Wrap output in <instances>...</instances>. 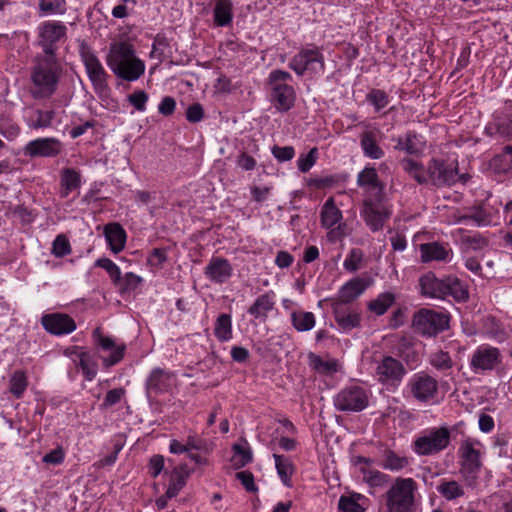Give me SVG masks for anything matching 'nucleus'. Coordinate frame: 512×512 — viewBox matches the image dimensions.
Listing matches in <instances>:
<instances>
[{
  "label": "nucleus",
  "mask_w": 512,
  "mask_h": 512,
  "mask_svg": "<svg viewBox=\"0 0 512 512\" xmlns=\"http://www.w3.org/2000/svg\"><path fill=\"white\" fill-rule=\"evenodd\" d=\"M106 63L120 79L133 82L145 72V63L137 57L134 45L128 40L113 41L109 45Z\"/></svg>",
  "instance_id": "f257e3e1"
},
{
  "label": "nucleus",
  "mask_w": 512,
  "mask_h": 512,
  "mask_svg": "<svg viewBox=\"0 0 512 512\" xmlns=\"http://www.w3.org/2000/svg\"><path fill=\"white\" fill-rule=\"evenodd\" d=\"M416 491L413 478L397 477L385 493L387 512H412Z\"/></svg>",
  "instance_id": "f03ea898"
},
{
  "label": "nucleus",
  "mask_w": 512,
  "mask_h": 512,
  "mask_svg": "<svg viewBox=\"0 0 512 512\" xmlns=\"http://www.w3.org/2000/svg\"><path fill=\"white\" fill-rule=\"evenodd\" d=\"M291 74L283 70H273L268 77L270 100L277 111L287 112L295 103L296 93L290 82Z\"/></svg>",
  "instance_id": "7ed1b4c3"
},
{
  "label": "nucleus",
  "mask_w": 512,
  "mask_h": 512,
  "mask_svg": "<svg viewBox=\"0 0 512 512\" xmlns=\"http://www.w3.org/2000/svg\"><path fill=\"white\" fill-rule=\"evenodd\" d=\"M33 89L35 98L50 96L56 88L58 81V66L54 56H45L39 62L32 73Z\"/></svg>",
  "instance_id": "20e7f679"
},
{
  "label": "nucleus",
  "mask_w": 512,
  "mask_h": 512,
  "mask_svg": "<svg viewBox=\"0 0 512 512\" xmlns=\"http://www.w3.org/2000/svg\"><path fill=\"white\" fill-rule=\"evenodd\" d=\"M412 326L422 336H436L449 328V315L422 308L414 314Z\"/></svg>",
  "instance_id": "39448f33"
},
{
  "label": "nucleus",
  "mask_w": 512,
  "mask_h": 512,
  "mask_svg": "<svg viewBox=\"0 0 512 512\" xmlns=\"http://www.w3.org/2000/svg\"><path fill=\"white\" fill-rule=\"evenodd\" d=\"M291 68L298 76L305 73L323 72L325 68L324 56L320 48L315 45H308L299 50L289 62Z\"/></svg>",
  "instance_id": "423d86ee"
},
{
  "label": "nucleus",
  "mask_w": 512,
  "mask_h": 512,
  "mask_svg": "<svg viewBox=\"0 0 512 512\" xmlns=\"http://www.w3.org/2000/svg\"><path fill=\"white\" fill-rule=\"evenodd\" d=\"M450 443V431L447 427L432 428L413 443V450L421 456L433 455L446 449Z\"/></svg>",
  "instance_id": "0eeeda50"
},
{
  "label": "nucleus",
  "mask_w": 512,
  "mask_h": 512,
  "mask_svg": "<svg viewBox=\"0 0 512 512\" xmlns=\"http://www.w3.org/2000/svg\"><path fill=\"white\" fill-rule=\"evenodd\" d=\"M80 55L95 92L106 94L109 90L107 82L109 76L100 60L84 43L80 45Z\"/></svg>",
  "instance_id": "6e6552de"
},
{
  "label": "nucleus",
  "mask_w": 512,
  "mask_h": 512,
  "mask_svg": "<svg viewBox=\"0 0 512 512\" xmlns=\"http://www.w3.org/2000/svg\"><path fill=\"white\" fill-rule=\"evenodd\" d=\"M391 213L390 207L384 203V197L364 198L361 216L366 225L373 232L383 228L384 223L390 218Z\"/></svg>",
  "instance_id": "1a4fd4ad"
},
{
  "label": "nucleus",
  "mask_w": 512,
  "mask_h": 512,
  "mask_svg": "<svg viewBox=\"0 0 512 512\" xmlns=\"http://www.w3.org/2000/svg\"><path fill=\"white\" fill-rule=\"evenodd\" d=\"M368 403V392L358 385L343 388L334 398V406L341 412H360Z\"/></svg>",
  "instance_id": "9d476101"
},
{
  "label": "nucleus",
  "mask_w": 512,
  "mask_h": 512,
  "mask_svg": "<svg viewBox=\"0 0 512 512\" xmlns=\"http://www.w3.org/2000/svg\"><path fill=\"white\" fill-rule=\"evenodd\" d=\"M410 394L419 402L427 403L435 398L438 392L436 379L425 372L415 373L408 381Z\"/></svg>",
  "instance_id": "9b49d317"
},
{
  "label": "nucleus",
  "mask_w": 512,
  "mask_h": 512,
  "mask_svg": "<svg viewBox=\"0 0 512 512\" xmlns=\"http://www.w3.org/2000/svg\"><path fill=\"white\" fill-rule=\"evenodd\" d=\"M405 373L403 364L391 356H385L375 368V376L382 384L398 385Z\"/></svg>",
  "instance_id": "f8f14e48"
},
{
  "label": "nucleus",
  "mask_w": 512,
  "mask_h": 512,
  "mask_svg": "<svg viewBox=\"0 0 512 512\" xmlns=\"http://www.w3.org/2000/svg\"><path fill=\"white\" fill-rule=\"evenodd\" d=\"M175 380L174 373L161 368H154L145 382L147 397L152 398L170 392Z\"/></svg>",
  "instance_id": "ddd939ff"
},
{
  "label": "nucleus",
  "mask_w": 512,
  "mask_h": 512,
  "mask_svg": "<svg viewBox=\"0 0 512 512\" xmlns=\"http://www.w3.org/2000/svg\"><path fill=\"white\" fill-rule=\"evenodd\" d=\"M500 362V351L489 345L479 346L472 354L470 367L474 372L493 370Z\"/></svg>",
  "instance_id": "4468645a"
},
{
  "label": "nucleus",
  "mask_w": 512,
  "mask_h": 512,
  "mask_svg": "<svg viewBox=\"0 0 512 512\" xmlns=\"http://www.w3.org/2000/svg\"><path fill=\"white\" fill-rule=\"evenodd\" d=\"M428 180L436 186L452 185L457 180V169L443 160L432 159L428 164Z\"/></svg>",
  "instance_id": "2eb2a0df"
},
{
  "label": "nucleus",
  "mask_w": 512,
  "mask_h": 512,
  "mask_svg": "<svg viewBox=\"0 0 512 512\" xmlns=\"http://www.w3.org/2000/svg\"><path fill=\"white\" fill-rule=\"evenodd\" d=\"M62 150L61 141L55 138H38L32 140L24 147V155L31 158L53 157Z\"/></svg>",
  "instance_id": "dca6fc26"
},
{
  "label": "nucleus",
  "mask_w": 512,
  "mask_h": 512,
  "mask_svg": "<svg viewBox=\"0 0 512 512\" xmlns=\"http://www.w3.org/2000/svg\"><path fill=\"white\" fill-rule=\"evenodd\" d=\"M461 471L467 474H477L482 466L481 454L475 448L472 440H464L459 447Z\"/></svg>",
  "instance_id": "f3484780"
},
{
  "label": "nucleus",
  "mask_w": 512,
  "mask_h": 512,
  "mask_svg": "<svg viewBox=\"0 0 512 512\" xmlns=\"http://www.w3.org/2000/svg\"><path fill=\"white\" fill-rule=\"evenodd\" d=\"M357 185L365 190V197H384L385 185L380 181L376 169L366 166L357 175Z\"/></svg>",
  "instance_id": "a211bd4d"
},
{
  "label": "nucleus",
  "mask_w": 512,
  "mask_h": 512,
  "mask_svg": "<svg viewBox=\"0 0 512 512\" xmlns=\"http://www.w3.org/2000/svg\"><path fill=\"white\" fill-rule=\"evenodd\" d=\"M66 356H69L75 363V366L81 369L86 380L91 381L96 377L97 363L84 351L83 347L73 346L66 348Z\"/></svg>",
  "instance_id": "6ab92c4d"
},
{
  "label": "nucleus",
  "mask_w": 512,
  "mask_h": 512,
  "mask_svg": "<svg viewBox=\"0 0 512 512\" xmlns=\"http://www.w3.org/2000/svg\"><path fill=\"white\" fill-rule=\"evenodd\" d=\"M232 273V265L227 259L222 257H212L204 269L206 278L216 284L227 282Z\"/></svg>",
  "instance_id": "aec40b11"
},
{
  "label": "nucleus",
  "mask_w": 512,
  "mask_h": 512,
  "mask_svg": "<svg viewBox=\"0 0 512 512\" xmlns=\"http://www.w3.org/2000/svg\"><path fill=\"white\" fill-rule=\"evenodd\" d=\"M395 149L404 151L409 155H420L426 147V142L420 134L414 131H408L404 136L395 139Z\"/></svg>",
  "instance_id": "412c9836"
},
{
  "label": "nucleus",
  "mask_w": 512,
  "mask_h": 512,
  "mask_svg": "<svg viewBox=\"0 0 512 512\" xmlns=\"http://www.w3.org/2000/svg\"><path fill=\"white\" fill-rule=\"evenodd\" d=\"M420 292L429 298H445V278L439 279L434 273L428 272L419 279Z\"/></svg>",
  "instance_id": "4be33fe9"
},
{
  "label": "nucleus",
  "mask_w": 512,
  "mask_h": 512,
  "mask_svg": "<svg viewBox=\"0 0 512 512\" xmlns=\"http://www.w3.org/2000/svg\"><path fill=\"white\" fill-rule=\"evenodd\" d=\"M94 335H97V343L103 350L111 351V354L103 359L106 367H111L123 359L126 349L124 344L116 345L112 338L100 335L99 328L94 331Z\"/></svg>",
  "instance_id": "5701e85b"
},
{
  "label": "nucleus",
  "mask_w": 512,
  "mask_h": 512,
  "mask_svg": "<svg viewBox=\"0 0 512 512\" xmlns=\"http://www.w3.org/2000/svg\"><path fill=\"white\" fill-rule=\"evenodd\" d=\"M275 307V294L274 292H266L256 298L254 303L249 307L248 313L260 322H265L268 318V313Z\"/></svg>",
  "instance_id": "b1692460"
},
{
  "label": "nucleus",
  "mask_w": 512,
  "mask_h": 512,
  "mask_svg": "<svg viewBox=\"0 0 512 512\" xmlns=\"http://www.w3.org/2000/svg\"><path fill=\"white\" fill-rule=\"evenodd\" d=\"M333 313L336 323L344 331H350L360 325L361 316L355 309L336 304Z\"/></svg>",
  "instance_id": "393cba45"
},
{
  "label": "nucleus",
  "mask_w": 512,
  "mask_h": 512,
  "mask_svg": "<svg viewBox=\"0 0 512 512\" xmlns=\"http://www.w3.org/2000/svg\"><path fill=\"white\" fill-rule=\"evenodd\" d=\"M380 133L378 129L366 130L360 134V146L363 154L374 160L384 157V150L379 146L377 134Z\"/></svg>",
  "instance_id": "a878e982"
},
{
  "label": "nucleus",
  "mask_w": 512,
  "mask_h": 512,
  "mask_svg": "<svg viewBox=\"0 0 512 512\" xmlns=\"http://www.w3.org/2000/svg\"><path fill=\"white\" fill-rule=\"evenodd\" d=\"M104 235L110 250L117 254L121 252L126 243V231L119 223H109L104 227Z\"/></svg>",
  "instance_id": "bb28decb"
},
{
  "label": "nucleus",
  "mask_w": 512,
  "mask_h": 512,
  "mask_svg": "<svg viewBox=\"0 0 512 512\" xmlns=\"http://www.w3.org/2000/svg\"><path fill=\"white\" fill-rule=\"evenodd\" d=\"M421 261H448L452 250L438 242L424 243L420 245Z\"/></svg>",
  "instance_id": "cd10ccee"
},
{
  "label": "nucleus",
  "mask_w": 512,
  "mask_h": 512,
  "mask_svg": "<svg viewBox=\"0 0 512 512\" xmlns=\"http://www.w3.org/2000/svg\"><path fill=\"white\" fill-rule=\"evenodd\" d=\"M46 56H54L53 43L64 35V27L60 23L46 22L40 32Z\"/></svg>",
  "instance_id": "c85d7f7f"
},
{
  "label": "nucleus",
  "mask_w": 512,
  "mask_h": 512,
  "mask_svg": "<svg viewBox=\"0 0 512 512\" xmlns=\"http://www.w3.org/2000/svg\"><path fill=\"white\" fill-rule=\"evenodd\" d=\"M192 470L186 464L176 466L170 477V482L166 490V497L173 498L178 495L180 490L186 485L187 479L191 475Z\"/></svg>",
  "instance_id": "c756f323"
},
{
  "label": "nucleus",
  "mask_w": 512,
  "mask_h": 512,
  "mask_svg": "<svg viewBox=\"0 0 512 512\" xmlns=\"http://www.w3.org/2000/svg\"><path fill=\"white\" fill-rule=\"evenodd\" d=\"M367 288L366 282L361 278H354L345 283L339 290V303L347 304L358 298Z\"/></svg>",
  "instance_id": "7c9ffc66"
},
{
  "label": "nucleus",
  "mask_w": 512,
  "mask_h": 512,
  "mask_svg": "<svg viewBox=\"0 0 512 512\" xmlns=\"http://www.w3.org/2000/svg\"><path fill=\"white\" fill-rule=\"evenodd\" d=\"M213 20L217 27H225L232 23L233 20V3L232 0H214Z\"/></svg>",
  "instance_id": "2f4dec72"
},
{
  "label": "nucleus",
  "mask_w": 512,
  "mask_h": 512,
  "mask_svg": "<svg viewBox=\"0 0 512 512\" xmlns=\"http://www.w3.org/2000/svg\"><path fill=\"white\" fill-rule=\"evenodd\" d=\"M485 131L490 136L499 135L508 140L512 139V113L495 117Z\"/></svg>",
  "instance_id": "473e14b6"
},
{
  "label": "nucleus",
  "mask_w": 512,
  "mask_h": 512,
  "mask_svg": "<svg viewBox=\"0 0 512 512\" xmlns=\"http://www.w3.org/2000/svg\"><path fill=\"white\" fill-rule=\"evenodd\" d=\"M320 218L322 227L326 229H330L342 221V211L336 206L332 197L328 198L323 204Z\"/></svg>",
  "instance_id": "72a5a7b5"
},
{
  "label": "nucleus",
  "mask_w": 512,
  "mask_h": 512,
  "mask_svg": "<svg viewBox=\"0 0 512 512\" xmlns=\"http://www.w3.org/2000/svg\"><path fill=\"white\" fill-rule=\"evenodd\" d=\"M273 458L275 461V467L277 470V474L281 479V482L288 488L293 486L291 477L295 472V466L293 462L284 455H279L274 453Z\"/></svg>",
  "instance_id": "f704fd0d"
},
{
  "label": "nucleus",
  "mask_w": 512,
  "mask_h": 512,
  "mask_svg": "<svg viewBox=\"0 0 512 512\" xmlns=\"http://www.w3.org/2000/svg\"><path fill=\"white\" fill-rule=\"evenodd\" d=\"M403 170L413 178L418 184H427L428 180V169L425 170L424 166L410 158H404L401 161Z\"/></svg>",
  "instance_id": "c9c22d12"
},
{
  "label": "nucleus",
  "mask_w": 512,
  "mask_h": 512,
  "mask_svg": "<svg viewBox=\"0 0 512 512\" xmlns=\"http://www.w3.org/2000/svg\"><path fill=\"white\" fill-rule=\"evenodd\" d=\"M490 168L496 173H507L512 169V145H507L503 151L490 160Z\"/></svg>",
  "instance_id": "e433bc0d"
},
{
  "label": "nucleus",
  "mask_w": 512,
  "mask_h": 512,
  "mask_svg": "<svg viewBox=\"0 0 512 512\" xmlns=\"http://www.w3.org/2000/svg\"><path fill=\"white\" fill-rule=\"evenodd\" d=\"M409 463L408 457L398 455L393 450L388 449L384 451L380 465L385 470L400 471L407 467Z\"/></svg>",
  "instance_id": "4c0bfd02"
},
{
  "label": "nucleus",
  "mask_w": 512,
  "mask_h": 512,
  "mask_svg": "<svg viewBox=\"0 0 512 512\" xmlns=\"http://www.w3.org/2000/svg\"><path fill=\"white\" fill-rule=\"evenodd\" d=\"M445 297L452 296L458 302H465L469 298L466 286L456 277L445 278Z\"/></svg>",
  "instance_id": "58836bf2"
},
{
  "label": "nucleus",
  "mask_w": 512,
  "mask_h": 512,
  "mask_svg": "<svg viewBox=\"0 0 512 512\" xmlns=\"http://www.w3.org/2000/svg\"><path fill=\"white\" fill-rule=\"evenodd\" d=\"M214 335L220 342H227L232 339V318L230 314L222 313L217 317Z\"/></svg>",
  "instance_id": "ea45409f"
},
{
  "label": "nucleus",
  "mask_w": 512,
  "mask_h": 512,
  "mask_svg": "<svg viewBox=\"0 0 512 512\" xmlns=\"http://www.w3.org/2000/svg\"><path fill=\"white\" fill-rule=\"evenodd\" d=\"M395 299L396 297L392 292H383L368 303V310L377 316H381L394 304Z\"/></svg>",
  "instance_id": "a19ab883"
},
{
  "label": "nucleus",
  "mask_w": 512,
  "mask_h": 512,
  "mask_svg": "<svg viewBox=\"0 0 512 512\" xmlns=\"http://www.w3.org/2000/svg\"><path fill=\"white\" fill-rule=\"evenodd\" d=\"M293 327L298 332L310 331L314 328L316 320L312 312L293 311L291 313Z\"/></svg>",
  "instance_id": "79ce46f5"
},
{
  "label": "nucleus",
  "mask_w": 512,
  "mask_h": 512,
  "mask_svg": "<svg viewBox=\"0 0 512 512\" xmlns=\"http://www.w3.org/2000/svg\"><path fill=\"white\" fill-rule=\"evenodd\" d=\"M365 497L361 494L342 495L339 498L338 509L342 512H365V507L361 503Z\"/></svg>",
  "instance_id": "37998d69"
},
{
  "label": "nucleus",
  "mask_w": 512,
  "mask_h": 512,
  "mask_svg": "<svg viewBox=\"0 0 512 512\" xmlns=\"http://www.w3.org/2000/svg\"><path fill=\"white\" fill-rule=\"evenodd\" d=\"M41 323L44 329L54 335H61L64 333V314L51 313L45 314L41 318Z\"/></svg>",
  "instance_id": "c03bdc74"
},
{
  "label": "nucleus",
  "mask_w": 512,
  "mask_h": 512,
  "mask_svg": "<svg viewBox=\"0 0 512 512\" xmlns=\"http://www.w3.org/2000/svg\"><path fill=\"white\" fill-rule=\"evenodd\" d=\"M28 387V379L23 370H16L9 380V391L17 399H20Z\"/></svg>",
  "instance_id": "a18cd8bd"
},
{
  "label": "nucleus",
  "mask_w": 512,
  "mask_h": 512,
  "mask_svg": "<svg viewBox=\"0 0 512 512\" xmlns=\"http://www.w3.org/2000/svg\"><path fill=\"white\" fill-rule=\"evenodd\" d=\"M310 366L321 374L330 375L338 370V362L336 360H323L320 356L310 353L309 354Z\"/></svg>",
  "instance_id": "49530a36"
},
{
  "label": "nucleus",
  "mask_w": 512,
  "mask_h": 512,
  "mask_svg": "<svg viewBox=\"0 0 512 512\" xmlns=\"http://www.w3.org/2000/svg\"><path fill=\"white\" fill-rule=\"evenodd\" d=\"M437 491L448 501L464 496L463 487L455 480L442 481L438 485Z\"/></svg>",
  "instance_id": "de8ad7c7"
},
{
  "label": "nucleus",
  "mask_w": 512,
  "mask_h": 512,
  "mask_svg": "<svg viewBox=\"0 0 512 512\" xmlns=\"http://www.w3.org/2000/svg\"><path fill=\"white\" fill-rule=\"evenodd\" d=\"M429 363L438 371L446 372L453 367V361L448 352L442 350L432 353Z\"/></svg>",
  "instance_id": "09e8293b"
},
{
  "label": "nucleus",
  "mask_w": 512,
  "mask_h": 512,
  "mask_svg": "<svg viewBox=\"0 0 512 512\" xmlns=\"http://www.w3.org/2000/svg\"><path fill=\"white\" fill-rule=\"evenodd\" d=\"M234 454L231 462L235 469H239L252 461V452L249 448H243L241 445L233 446Z\"/></svg>",
  "instance_id": "8fccbe9b"
},
{
  "label": "nucleus",
  "mask_w": 512,
  "mask_h": 512,
  "mask_svg": "<svg viewBox=\"0 0 512 512\" xmlns=\"http://www.w3.org/2000/svg\"><path fill=\"white\" fill-rule=\"evenodd\" d=\"M95 266L104 269L110 276L114 285H120L121 271L112 260L108 258H99L95 261Z\"/></svg>",
  "instance_id": "3c124183"
},
{
  "label": "nucleus",
  "mask_w": 512,
  "mask_h": 512,
  "mask_svg": "<svg viewBox=\"0 0 512 512\" xmlns=\"http://www.w3.org/2000/svg\"><path fill=\"white\" fill-rule=\"evenodd\" d=\"M364 480L370 487H384L390 481V476L378 470H364Z\"/></svg>",
  "instance_id": "603ef678"
},
{
  "label": "nucleus",
  "mask_w": 512,
  "mask_h": 512,
  "mask_svg": "<svg viewBox=\"0 0 512 512\" xmlns=\"http://www.w3.org/2000/svg\"><path fill=\"white\" fill-rule=\"evenodd\" d=\"M366 100L374 107L376 112L385 108L388 105V94L380 89H372L366 95Z\"/></svg>",
  "instance_id": "864d4df0"
},
{
  "label": "nucleus",
  "mask_w": 512,
  "mask_h": 512,
  "mask_svg": "<svg viewBox=\"0 0 512 512\" xmlns=\"http://www.w3.org/2000/svg\"><path fill=\"white\" fill-rule=\"evenodd\" d=\"M170 44L166 36L157 34L154 38L152 44V50L150 52V57L153 59H157L160 62L165 59V51L169 48Z\"/></svg>",
  "instance_id": "5fc2aeb1"
},
{
  "label": "nucleus",
  "mask_w": 512,
  "mask_h": 512,
  "mask_svg": "<svg viewBox=\"0 0 512 512\" xmlns=\"http://www.w3.org/2000/svg\"><path fill=\"white\" fill-rule=\"evenodd\" d=\"M363 257L364 254L361 249H351L346 259L344 260V268L349 272H356L360 268V264L363 261Z\"/></svg>",
  "instance_id": "6e6d98bb"
},
{
  "label": "nucleus",
  "mask_w": 512,
  "mask_h": 512,
  "mask_svg": "<svg viewBox=\"0 0 512 512\" xmlns=\"http://www.w3.org/2000/svg\"><path fill=\"white\" fill-rule=\"evenodd\" d=\"M142 282V278L132 272L121 277L120 285H117L122 293L134 291Z\"/></svg>",
  "instance_id": "4d7b16f0"
},
{
  "label": "nucleus",
  "mask_w": 512,
  "mask_h": 512,
  "mask_svg": "<svg viewBox=\"0 0 512 512\" xmlns=\"http://www.w3.org/2000/svg\"><path fill=\"white\" fill-rule=\"evenodd\" d=\"M126 390L122 387L109 390L104 398L101 408L107 409L118 404L125 396Z\"/></svg>",
  "instance_id": "13d9d810"
},
{
  "label": "nucleus",
  "mask_w": 512,
  "mask_h": 512,
  "mask_svg": "<svg viewBox=\"0 0 512 512\" xmlns=\"http://www.w3.org/2000/svg\"><path fill=\"white\" fill-rule=\"evenodd\" d=\"M316 148H312L307 154H302L297 160L298 169L306 173L308 172L316 162Z\"/></svg>",
  "instance_id": "bf43d9fd"
},
{
  "label": "nucleus",
  "mask_w": 512,
  "mask_h": 512,
  "mask_svg": "<svg viewBox=\"0 0 512 512\" xmlns=\"http://www.w3.org/2000/svg\"><path fill=\"white\" fill-rule=\"evenodd\" d=\"M148 94L143 90H137L128 95V102L138 111L143 112L146 109Z\"/></svg>",
  "instance_id": "052dcab7"
},
{
  "label": "nucleus",
  "mask_w": 512,
  "mask_h": 512,
  "mask_svg": "<svg viewBox=\"0 0 512 512\" xmlns=\"http://www.w3.org/2000/svg\"><path fill=\"white\" fill-rule=\"evenodd\" d=\"M81 185V175L73 169H66V195L76 191Z\"/></svg>",
  "instance_id": "680f3d73"
},
{
  "label": "nucleus",
  "mask_w": 512,
  "mask_h": 512,
  "mask_svg": "<svg viewBox=\"0 0 512 512\" xmlns=\"http://www.w3.org/2000/svg\"><path fill=\"white\" fill-rule=\"evenodd\" d=\"M347 235V224L343 222L337 223L329 229L327 238L330 242L341 241Z\"/></svg>",
  "instance_id": "e2e57ef3"
},
{
  "label": "nucleus",
  "mask_w": 512,
  "mask_h": 512,
  "mask_svg": "<svg viewBox=\"0 0 512 512\" xmlns=\"http://www.w3.org/2000/svg\"><path fill=\"white\" fill-rule=\"evenodd\" d=\"M273 156L280 162L291 160L295 155V150L292 146H274L272 148Z\"/></svg>",
  "instance_id": "0e129e2a"
},
{
  "label": "nucleus",
  "mask_w": 512,
  "mask_h": 512,
  "mask_svg": "<svg viewBox=\"0 0 512 512\" xmlns=\"http://www.w3.org/2000/svg\"><path fill=\"white\" fill-rule=\"evenodd\" d=\"M148 261L152 266L162 267L167 261V250L165 248H154L148 257Z\"/></svg>",
  "instance_id": "69168bd1"
},
{
  "label": "nucleus",
  "mask_w": 512,
  "mask_h": 512,
  "mask_svg": "<svg viewBox=\"0 0 512 512\" xmlns=\"http://www.w3.org/2000/svg\"><path fill=\"white\" fill-rule=\"evenodd\" d=\"M236 478L241 482L248 492L257 491V486L254 483V476L250 471H241L236 473Z\"/></svg>",
  "instance_id": "338daca9"
},
{
  "label": "nucleus",
  "mask_w": 512,
  "mask_h": 512,
  "mask_svg": "<svg viewBox=\"0 0 512 512\" xmlns=\"http://www.w3.org/2000/svg\"><path fill=\"white\" fill-rule=\"evenodd\" d=\"M204 116V110L201 104L194 103L190 105L186 110V118L191 123H197L202 120Z\"/></svg>",
  "instance_id": "774afa93"
}]
</instances>
